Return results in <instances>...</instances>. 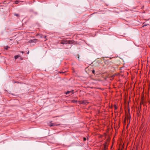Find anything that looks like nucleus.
I'll return each instance as SVG.
<instances>
[{
	"instance_id": "f257e3e1",
	"label": "nucleus",
	"mask_w": 150,
	"mask_h": 150,
	"mask_svg": "<svg viewBox=\"0 0 150 150\" xmlns=\"http://www.w3.org/2000/svg\"><path fill=\"white\" fill-rule=\"evenodd\" d=\"M60 43L61 44H67V40H63Z\"/></svg>"
},
{
	"instance_id": "f03ea898",
	"label": "nucleus",
	"mask_w": 150,
	"mask_h": 150,
	"mask_svg": "<svg viewBox=\"0 0 150 150\" xmlns=\"http://www.w3.org/2000/svg\"><path fill=\"white\" fill-rule=\"evenodd\" d=\"M37 40V39H34L33 40H31L30 41V42L33 43L36 42V41Z\"/></svg>"
},
{
	"instance_id": "7ed1b4c3",
	"label": "nucleus",
	"mask_w": 150,
	"mask_h": 150,
	"mask_svg": "<svg viewBox=\"0 0 150 150\" xmlns=\"http://www.w3.org/2000/svg\"><path fill=\"white\" fill-rule=\"evenodd\" d=\"M108 144L106 142L104 145V148L105 149H106L108 146Z\"/></svg>"
},
{
	"instance_id": "20e7f679",
	"label": "nucleus",
	"mask_w": 150,
	"mask_h": 150,
	"mask_svg": "<svg viewBox=\"0 0 150 150\" xmlns=\"http://www.w3.org/2000/svg\"><path fill=\"white\" fill-rule=\"evenodd\" d=\"M73 41L71 40H67V44H70L73 43Z\"/></svg>"
},
{
	"instance_id": "39448f33",
	"label": "nucleus",
	"mask_w": 150,
	"mask_h": 150,
	"mask_svg": "<svg viewBox=\"0 0 150 150\" xmlns=\"http://www.w3.org/2000/svg\"><path fill=\"white\" fill-rule=\"evenodd\" d=\"M70 93H72V94L73 93V91H68L66 93V94H69Z\"/></svg>"
},
{
	"instance_id": "423d86ee",
	"label": "nucleus",
	"mask_w": 150,
	"mask_h": 150,
	"mask_svg": "<svg viewBox=\"0 0 150 150\" xmlns=\"http://www.w3.org/2000/svg\"><path fill=\"white\" fill-rule=\"evenodd\" d=\"M20 57V56L19 55H17L15 56L14 57V58L15 59H16Z\"/></svg>"
},
{
	"instance_id": "0eeeda50",
	"label": "nucleus",
	"mask_w": 150,
	"mask_h": 150,
	"mask_svg": "<svg viewBox=\"0 0 150 150\" xmlns=\"http://www.w3.org/2000/svg\"><path fill=\"white\" fill-rule=\"evenodd\" d=\"M54 125H54V124H53V123H50V127L53 126H54Z\"/></svg>"
},
{
	"instance_id": "6e6552de",
	"label": "nucleus",
	"mask_w": 150,
	"mask_h": 150,
	"mask_svg": "<svg viewBox=\"0 0 150 150\" xmlns=\"http://www.w3.org/2000/svg\"><path fill=\"white\" fill-rule=\"evenodd\" d=\"M4 48L6 50H7L8 48H9V47H8V46H6V47H4Z\"/></svg>"
},
{
	"instance_id": "1a4fd4ad",
	"label": "nucleus",
	"mask_w": 150,
	"mask_h": 150,
	"mask_svg": "<svg viewBox=\"0 0 150 150\" xmlns=\"http://www.w3.org/2000/svg\"><path fill=\"white\" fill-rule=\"evenodd\" d=\"M95 70H92V72L93 74H95Z\"/></svg>"
},
{
	"instance_id": "9d476101",
	"label": "nucleus",
	"mask_w": 150,
	"mask_h": 150,
	"mask_svg": "<svg viewBox=\"0 0 150 150\" xmlns=\"http://www.w3.org/2000/svg\"><path fill=\"white\" fill-rule=\"evenodd\" d=\"M86 138H85V137L83 138V140L84 141L86 140Z\"/></svg>"
},
{
	"instance_id": "9b49d317",
	"label": "nucleus",
	"mask_w": 150,
	"mask_h": 150,
	"mask_svg": "<svg viewBox=\"0 0 150 150\" xmlns=\"http://www.w3.org/2000/svg\"><path fill=\"white\" fill-rule=\"evenodd\" d=\"M15 16H18V14H15L14 15Z\"/></svg>"
},
{
	"instance_id": "f8f14e48",
	"label": "nucleus",
	"mask_w": 150,
	"mask_h": 150,
	"mask_svg": "<svg viewBox=\"0 0 150 150\" xmlns=\"http://www.w3.org/2000/svg\"><path fill=\"white\" fill-rule=\"evenodd\" d=\"M18 1H16V2H15V3L16 4H17L18 3Z\"/></svg>"
},
{
	"instance_id": "ddd939ff",
	"label": "nucleus",
	"mask_w": 150,
	"mask_h": 150,
	"mask_svg": "<svg viewBox=\"0 0 150 150\" xmlns=\"http://www.w3.org/2000/svg\"><path fill=\"white\" fill-rule=\"evenodd\" d=\"M40 35V37L41 38H42V35Z\"/></svg>"
},
{
	"instance_id": "4468645a",
	"label": "nucleus",
	"mask_w": 150,
	"mask_h": 150,
	"mask_svg": "<svg viewBox=\"0 0 150 150\" xmlns=\"http://www.w3.org/2000/svg\"><path fill=\"white\" fill-rule=\"evenodd\" d=\"M78 60H79V56H78Z\"/></svg>"
},
{
	"instance_id": "2eb2a0df",
	"label": "nucleus",
	"mask_w": 150,
	"mask_h": 150,
	"mask_svg": "<svg viewBox=\"0 0 150 150\" xmlns=\"http://www.w3.org/2000/svg\"><path fill=\"white\" fill-rule=\"evenodd\" d=\"M107 61H108V62H110V61H109V60H107Z\"/></svg>"
},
{
	"instance_id": "dca6fc26",
	"label": "nucleus",
	"mask_w": 150,
	"mask_h": 150,
	"mask_svg": "<svg viewBox=\"0 0 150 150\" xmlns=\"http://www.w3.org/2000/svg\"><path fill=\"white\" fill-rule=\"evenodd\" d=\"M46 38V36H45V38Z\"/></svg>"
},
{
	"instance_id": "f3484780",
	"label": "nucleus",
	"mask_w": 150,
	"mask_h": 150,
	"mask_svg": "<svg viewBox=\"0 0 150 150\" xmlns=\"http://www.w3.org/2000/svg\"><path fill=\"white\" fill-rule=\"evenodd\" d=\"M22 53H23V52H22Z\"/></svg>"
},
{
	"instance_id": "a211bd4d",
	"label": "nucleus",
	"mask_w": 150,
	"mask_h": 150,
	"mask_svg": "<svg viewBox=\"0 0 150 150\" xmlns=\"http://www.w3.org/2000/svg\"><path fill=\"white\" fill-rule=\"evenodd\" d=\"M29 53V52L28 51V54Z\"/></svg>"
}]
</instances>
